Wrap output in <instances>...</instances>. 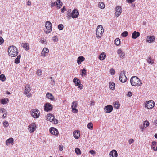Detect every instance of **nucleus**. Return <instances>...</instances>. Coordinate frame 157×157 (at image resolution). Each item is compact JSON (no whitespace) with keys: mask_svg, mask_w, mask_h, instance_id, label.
Masks as SVG:
<instances>
[{"mask_svg":"<svg viewBox=\"0 0 157 157\" xmlns=\"http://www.w3.org/2000/svg\"><path fill=\"white\" fill-rule=\"evenodd\" d=\"M52 24L49 21L46 22L45 26L46 27V30L45 31V33L48 34L50 33L52 31Z\"/></svg>","mask_w":157,"mask_h":157,"instance_id":"4","label":"nucleus"},{"mask_svg":"<svg viewBox=\"0 0 157 157\" xmlns=\"http://www.w3.org/2000/svg\"><path fill=\"white\" fill-rule=\"evenodd\" d=\"M122 52H123L121 48L118 49L117 51V53L119 55L121 54Z\"/></svg>","mask_w":157,"mask_h":157,"instance_id":"50","label":"nucleus"},{"mask_svg":"<svg viewBox=\"0 0 157 157\" xmlns=\"http://www.w3.org/2000/svg\"><path fill=\"white\" fill-rule=\"evenodd\" d=\"M134 140L132 139H130L128 141V142L129 144H131V143H133L134 142Z\"/></svg>","mask_w":157,"mask_h":157,"instance_id":"54","label":"nucleus"},{"mask_svg":"<svg viewBox=\"0 0 157 157\" xmlns=\"http://www.w3.org/2000/svg\"><path fill=\"white\" fill-rule=\"evenodd\" d=\"M155 103L152 100H150L145 104V107L148 109H151L154 106Z\"/></svg>","mask_w":157,"mask_h":157,"instance_id":"6","label":"nucleus"},{"mask_svg":"<svg viewBox=\"0 0 157 157\" xmlns=\"http://www.w3.org/2000/svg\"><path fill=\"white\" fill-rule=\"evenodd\" d=\"M0 80L3 82L4 81L6 80V77L3 74H2L0 75Z\"/></svg>","mask_w":157,"mask_h":157,"instance_id":"37","label":"nucleus"},{"mask_svg":"<svg viewBox=\"0 0 157 157\" xmlns=\"http://www.w3.org/2000/svg\"><path fill=\"white\" fill-rule=\"evenodd\" d=\"M149 122L147 121H146L144 122L143 126L144 127H145V128H146L149 126Z\"/></svg>","mask_w":157,"mask_h":157,"instance_id":"35","label":"nucleus"},{"mask_svg":"<svg viewBox=\"0 0 157 157\" xmlns=\"http://www.w3.org/2000/svg\"><path fill=\"white\" fill-rule=\"evenodd\" d=\"M115 44L117 46H118L120 44V41L118 38H117L115 40Z\"/></svg>","mask_w":157,"mask_h":157,"instance_id":"34","label":"nucleus"},{"mask_svg":"<svg viewBox=\"0 0 157 157\" xmlns=\"http://www.w3.org/2000/svg\"><path fill=\"white\" fill-rule=\"evenodd\" d=\"M89 152L92 155L94 154L95 153V152L93 150H90Z\"/></svg>","mask_w":157,"mask_h":157,"instance_id":"57","label":"nucleus"},{"mask_svg":"<svg viewBox=\"0 0 157 157\" xmlns=\"http://www.w3.org/2000/svg\"><path fill=\"white\" fill-rule=\"evenodd\" d=\"M157 144V143L155 141H154L152 142V145L151 147V148L154 151H156L157 150V147H156V148L155 147V146Z\"/></svg>","mask_w":157,"mask_h":157,"instance_id":"26","label":"nucleus"},{"mask_svg":"<svg viewBox=\"0 0 157 157\" xmlns=\"http://www.w3.org/2000/svg\"><path fill=\"white\" fill-rule=\"evenodd\" d=\"M56 5V2L54 3H51V7H53Z\"/></svg>","mask_w":157,"mask_h":157,"instance_id":"63","label":"nucleus"},{"mask_svg":"<svg viewBox=\"0 0 157 157\" xmlns=\"http://www.w3.org/2000/svg\"><path fill=\"white\" fill-rule=\"evenodd\" d=\"M72 11L71 9H68L67 13V16L66 17L69 20L71 18Z\"/></svg>","mask_w":157,"mask_h":157,"instance_id":"16","label":"nucleus"},{"mask_svg":"<svg viewBox=\"0 0 157 157\" xmlns=\"http://www.w3.org/2000/svg\"><path fill=\"white\" fill-rule=\"evenodd\" d=\"M36 125L35 123L32 124L31 125L29 126V130L31 133L33 132L36 130Z\"/></svg>","mask_w":157,"mask_h":157,"instance_id":"13","label":"nucleus"},{"mask_svg":"<svg viewBox=\"0 0 157 157\" xmlns=\"http://www.w3.org/2000/svg\"><path fill=\"white\" fill-rule=\"evenodd\" d=\"M40 42L41 43L43 44H46V39H41L40 40Z\"/></svg>","mask_w":157,"mask_h":157,"instance_id":"52","label":"nucleus"},{"mask_svg":"<svg viewBox=\"0 0 157 157\" xmlns=\"http://www.w3.org/2000/svg\"><path fill=\"white\" fill-rule=\"evenodd\" d=\"M79 15V13L78 11L75 9H74L72 11L71 17L73 18H77Z\"/></svg>","mask_w":157,"mask_h":157,"instance_id":"9","label":"nucleus"},{"mask_svg":"<svg viewBox=\"0 0 157 157\" xmlns=\"http://www.w3.org/2000/svg\"><path fill=\"white\" fill-rule=\"evenodd\" d=\"M114 105V107L115 108H116V109H118L119 108L120 105L118 102L116 101L115 102Z\"/></svg>","mask_w":157,"mask_h":157,"instance_id":"39","label":"nucleus"},{"mask_svg":"<svg viewBox=\"0 0 157 157\" xmlns=\"http://www.w3.org/2000/svg\"><path fill=\"white\" fill-rule=\"evenodd\" d=\"M53 40L54 42H56L58 41V38L56 36H54L53 37Z\"/></svg>","mask_w":157,"mask_h":157,"instance_id":"48","label":"nucleus"},{"mask_svg":"<svg viewBox=\"0 0 157 157\" xmlns=\"http://www.w3.org/2000/svg\"><path fill=\"white\" fill-rule=\"evenodd\" d=\"M74 137L76 139H78L80 136L79 131L78 130L76 131L73 132Z\"/></svg>","mask_w":157,"mask_h":157,"instance_id":"19","label":"nucleus"},{"mask_svg":"<svg viewBox=\"0 0 157 157\" xmlns=\"http://www.w3.org/2000/svg\"><path fill=\"white\" fill-rule=\"evenodd\" d=\"M72 105L71 106L72 108H75L77 107V101H74L72 103Z\"/></svg>","mask_w":157,"mask_h":157,"instance_id":"36","label":"nucleus"},{"mask_svg":"<svg viewBox=\"0 0 157 157\" xmlns=\"http://www.w3.org/2000/svg\"><path fill=\"white\" fill-rule=\"evenodd\" d=\"M125 53L124 52H123L120 55V56H119V57H120V58L121 59H122L125 56Z\"/></svg>","mask_w":157,"mask_h":157,"instance_id":"46","label":"nucleus"},{"mask_svg":"<svg viewBox=\"0 0 157 157\" xmlns=\"http://www.w3.org/2000/svg\"><path fill=\"white\" fill-rule=\"evenodd\" d=\"M25 94H26L30 91L31 89L29 85L28 84L26 85V86H25Z\"/></svg>","mask_w":157,"mask_h":157,"instance_id":"23","label":"nucleus"},{"mask_svg":"<svg viewBox=\"0 0 157 157\" xmlns=\"http://www.w3.org/2000/svg\"><path fill=\"white\" fill-rule=\"evenodd\" d=\"M72 112L74 113H76L78 112V110L77 109L75 108H72Z\"/></svg>","mask_w":157,"mask_h":157,"instance_id":"51","label":"nucleus"},{"mask_svg":"<svg viewBox=\"0 0 157 157\" xmlns=\"http://www.w3.org/2000/svg\"><path fill=\"white\" fill-rule=\"evenodd\" d=\"M49 52V50L46 48H44L42 50L41 52V56L43 57H45L46 56V54L48 53Z\"/></svg>","mask_w":157,"mask_h":157,"instance_id":"18","label":"nucleus"},{"mask_svg":"<svg viewBox=\"0 0 157 157\" xmlns=\"http://www.w3.org/2000/svg\"><path fill=\"white\" fill-rule=\"evenodd\" d=\"M109 86L111 90H113L115 86V84L114 82H112L109 84Z\"/></svg>","mask_w":157,"mask_h":157,"instance_id":"32","label":"nucleus"},{"mask_svg":"<svg viewBox=\"0 0 157 157\" xmlns=\"http://www.w3.org/2000/svg\"><path fill=\"white\" fill-rule=\"evenodd\" d=\"M109 155L110 157H117L118 153L116 150H113L110 152Z\"/></svg>","mask_w":157,"mask_h":157,"instance_id":"14","label":"nucleus"},{"mask_svg":"<svg viewBox=\"0 0 157 157\" xmlns=\"http://www.w3.org/2000/svg\"><path fill=\"white\" fill-rule=\"evenodd\" d=\"M47 119L50 121H52L54 119V116L52 114H50L48 115Z\"/></svg>","mask_w":157,"mask_h":157,"instance_id":"28","label":"nucleus"},{"mask_svg":"<svg viewBox=\"0 0 157 157\" xmlns=\"http://www.w3.org/2000/svg\"><path fill=\"white\" fill-rule=\"evenodd\" d=\"M155 40V37L154 36H148L147 38V41L149 43L153 42Z\"/></svg>","mask_w":157,"mask_h":157,"instance_id":"17","label":"nucleus"},{"mask_svg":"<svg viewBox=\"0 0 157 157\" xmlns=\"http://www.w3.org/2000/svg\"><path fill=\"white\" fill-rule=\"evenodd\" d=\"M56 5L59 9L62 6V2L60 0H57L56 2Z\"/></svg>","mask_w":157,"mask_h":157,"instance_id":"29","label":"nucleus"},{"mask_svg":"<svg viewBox=\"0 0 157 157\" xmlns=\"http://www.w3.org/2000/svg\"><path fill=\"white\" fill-rule=\"evenodd\" d=\"M27 5L28 6H30L31 5V2L29 0L27 3Z\"/></svg>","mask_w":157,"mask_h":157,"instance_id":"60","label":"nucleus"},{"mask_svg":"<svg viewBox=\"0 0 157 157\" xmlns=\"http://www.w3.org/2000/svg\"><path fill=\"white\" fill-rule=\"evenodd\" d=\"M113 108L111 105H108L105 106L104 109L105 112L106 113H110L113 110Z\"/></svg>","mask_w":157,"mask_h":157,"instance_id":"10","label":"nucleus"},{"mask_svg":"<svg viewBox=\"0 0 157 157\" xmlns=\"http://www.w3.org/2000/svg\"><path fill=\"white\" fill-rule=\"evenodd\" d=\"M81 71L82 74V75H84L85 76L86 74V70L85 69L83 68V69Z\"/></svg>","mask_w":157,"mask_h":157,"instance_id":"45","label":"nucleus"},{"mask_svg":"<svg viewBox=\"0 0 157 157\" xmlns=\"http://www.w3.org/2000/svg\"><path fill=\"white\" fill-rule=\"evenodd\" d=\"M50 132L53 135H57L58 134V130L54 127H51L49 129Z\"/></svg>","mask_w":157,"mask_h":157,"instance_id":"12","label":"nucleus"},{"mask_svg":"<svg viewBox=\"0 0 157 157\" xmlns=\"http://www.w3.org/2000/svg\"><path fill=\"white\" fill-rule=\"evenodd\" d=\"M131 85L133 86H140L142 84L141 81L136 76L132 77L130 79Z\"/></svg>","mask_w":157,"mask_h":157,"instance_id":"2","label":"nucleus"},{"mask_svg":"<svg viewBox=\"0 0 157 157\" xmlns=\"http://www.w3.org/2000/svg\"><path fill=\"white\" fill-rule=\"evenodd\" d=\"M127 95L129 97H131L132 96V92H128Z\"/></svg>","mask_w":157,"mask_h":157,"instance_id":"61","label":"nucleus"},{"mask_svg":"<svg viewBox=\"0 0 157 157\" xmlns=\"http://www.w3.org/2000/svg\"><path fill=\"white\" fill-rule=\"evenodd\" d=\"M85 60V58L83 56H80L78 58L77 63L79 65L83 61Z\"/></svg>","mask_w":157,"mask_h":157,"instance_id":"22","label":"nucleus"},{"mask_svg":"<svg viewBox=\"0 0 157 157\" xmlns=\"http://www.w3.org/2000/svg\"><path fill=\"white\" fill-rule=\"evenodd\" d=\"M46 96L48 99L51 100L53 101L54 100V97L53 95L50 93H47L46 94Z\"/></svg>","mask_w":157,"mask_h":157,"instance_id":"25","label":"nucleus"},{"mask_svg":"<svg viewBox=\"0 0 157 157\" xmlns=\"http://www.w3.org/2000/svg\"><path fill=\"white\" fill-rule=\"evenodd\" d=\"M106 57V55L105 53L104 52H102L100 55L99 57V59L100 60H103L105 59Z\"/></svg>","mask_w":157,"mask_h":157,"instance_id":"27","label":"nucleus"},{"mask_svg":"<svg viewBox=\"0 0 157 157\" xmlns=\"http://www.w3.org/2000/svg\"><path fill=\"white\" fill-rule=\"evenodd\" d=\"M13 141L14 140L13 138H9L6 141V144L7 145H9L10 144H13Z\"/></svg>","mask_w":157,"mask_h":157,"instance_id":"20","label":"nucleus"},{"mask_svg":"<svg viewBox=\"0 0 157 157\" xmlns=\"http://www.w3.org/2000/svg\"><path fill=\"white\" fill-rule=\"evenodd\" d=\"M144 128H145V127H144L143 126H141L140 129H141V131L142 132L143 131L144 129Z\"/></svg>","mask_w":157,"mask_h":157,"instance_id":"64","label":"nucleus"},{"mask_svg":"<svg viewBox=\"0 0 157 157\" xmlns=\"http://www.w3.org/2000/svg\"><path fill=\"white\" fill-rule=\"evenodd\" d=\"M87 128H88L90 130H92L93 129V124L91 122L87 124Z\"/></svg>","mask_w":157,"mask_h":157,"instance_id":"38","label":"nucleus"},{"mask_svg":"<svg viewBox=\"0 0 157 157\" xmlns=\"http://www.w3.org/2000/svg\"><path fill=\"white\" fill-rule=\"evenodd\" d=\"M8 52L9 56L15 57L18 54V52L16 47L14 46H10L8 49Z\"/></svg>","mask_w":157,"mask_h":157,"instance_id":"1","label":"nucleus"},{"mask_svg":"<svg viewBox=\"0 0 157 157\" xmlns=\"http://www.w3.org/2000/svg\"><path fill=\"white\" fill-rule=\"evenodd\" d=\"M58 28L59 30H62L63 28V25L61 24H59L58 25Z\"/></svg>","mask_w":157,"mask_h":157,"instance_id":"44","label":"nucleus"},{"mask_svg":"<svg viewBox=\"0 0 157 157\" xmlns=\"http://www.w3.org/2000/svg\"><path fill=\"white\" fill-rule=\"evenodd\" d=\"M3 125L4 127H7L9 126L8 122L7 121H4L3 122Z\"/></svg>","mask_w":157,"mask_h":157,"instance_id":"41","label":"nucleus"},{"mask_svg":"<svg viewBox=\"0 0 157 157\" xmlns=\"http://www.w3.org/2000/svg\"><path fill=\"white\" fill-rule=\"evenodd\" d=\"M147 62L149 63H151V64L153 63V62H152V60L151 57H149L148 58Z\"/></svg>","mask_w":157,"mask_h":157,"instance_id":"43","label":"nucleus"},{"mask_svg":"<svg viewBox=\"0 0 157 157\" xmlns=\"http://www.w3.org/2000/svg\"><path fill=\"white\" fill-rule=\"evenodd\" d=\"M32 116L35 118H37L40 115V112L37 109H33L31 111Z\"/></svg>","mask_w":157,"mask_h":157,"instance_id":"7","label":"nucleus"},{"mask_svg":"<svg viewBox=\"0 0 157 157\" xmlns=\"http://www.w3.org/2000/svg\"><path fill=\"white\" fill-rule=\"evenodd\" d=\"M21 55H18L15 60V63L16 64H18L20 63V59L21 58Z\"/></svg>","mask_w":157,"mask_h":157,"instance_id":"31","label":"nucleus"},{"mask_svg":"<svg viewBox=\"0 0 157 157\" xmlns=\"http://www.w3.org/2000/svg\"><path fill=\"white\" fill-rule=\"evenodd\" d=\"M78 86V87L80 89H82L83 88V85L82 84L81 85L80 84V85Z\"/></svg>","mask_w":157,"mask_h":157,"instance_id":"62","label":"nucleus"},{"mask_svg":"<svg viewBox=\"0 0 157 157\" xmlns=\"http://www.w3.org/2000/svg\"><path fill=\"white\" fill-rule=\"evenodd\" d=\"M140 36V33L138 32L134 31L132 34V37L134 39H136Z\"/></svg>","mask_w":157,"mask_h":157,"instance_id":"15","label":"nucleus"},{"mask_svg":"<svg viewBox=\"0 0 157 157\" xmlns=\"http://www.w3.org/2000/svg\"><path fill=\"white\" fill-rule=\"evenodd\" d=\"M63 149V146H59V149L61 151H62Z\"/></svg>","mask_w":157,"mask_h":157,"instance_id":"59","label":"nucleus"},{"mask_svg":"<svg viewBox=\"0 0 157 157\" xmlns=\"http://www.w3.org/2000/svg\"><path fill=\"white\" fill-rule=\"evenodd\" d=\"M128 34V32L126 31H125L124 32H123L121 34V36L123 37H126L127 36Z\"/></svg>","mask_w":157,"mask_h":157,"instance_id":"42","label":"nucleus"},{"mask_svg":"<svg viewBox=\"0 0 157 157\" xmlns=\"http://www.w3.org/2000/svg\"><path fill=\"white\" fill-rule=\"evenodd\" d=\"M5 111V109L4 108H1V109H0V112H2V113H3Z\"/></svg>","mask_w":157,"mask_h":157,"instance_id":"58","label":"nucleus"},{"mask_svg":"<svg viewBox=\"0 0 157 157\" xmlns=\"http://www.w3.org/2000/svg\"><path fill=\"white\" fill-rule=\"evenodd\" d=\"M1 103L3 104H6L8 101V99H2L0 100Z\"/></svg>","mask_w":157,"mask_h":157,"instance_id":"30","label":"nucleus"},{"mask_svg":"<svg viewBox=\"0 0 157 157\" xmlns=\"http://www.w3.org/2000/svg\"><path fill=\"white\" fill-rule=\"evenodd\" d=\"M99 7L101 9H104L105 8L104 4L103 2H100L99 4Z\"/></svg>","mask_w":157,"mask_h":157,"instance_id":"40","label":"nucleus"},{"mask_svg":"<svg viewBox=\"0 0 157 157\" xmlns=\"http://www.w3.org/2000/svg\"><path fill=\"white\" fill-rule=\"evenodd\" d=\"M116 10L115 15L117 17H118L122 13V8L120 6H117Z\"/></svg>","mask_w":157,"mask_h":157,"instance_id":"11","label":"nucleus"},{"mask_svg":"<svg viewBox=\"0 0 157 157\" xmlns=\"http://www.w3.org/2000/svg\"><path fill=\"white\" fill-rule=\"evenodd\" d=\"M75 152L77 154L79 155L81 153L80 150L78 148H76L75 149Z\"/></svg>","mask_w":157,"mask_h":157,"instance_id":"33","label":"nucleus"},{"mask_svg":"<svg viewBox=\"0 0 157 157\" xmlns=\"http://www.w3.org/2000/svg\"><path fill=\"white\" fill-rule=\"evenodd\" d=\"M135 0H126L128 3H132Z\"/></svg>","mask_w":157,"mask_h":157,"instance_id":"56","label":"nucleus"},{"mask_svg":"<svg viewBox=\"0 0 157 157\" xmlns=\"http://www.w3.org/2000/svg\"><path fill=\"white\" fill-rule=\"evenodd\" d=\"M73 82L75 83V86H78L80 85V81L77 78H75L73 80Z\"/></svg>","mask_w":157,"mask_h":157,"instance_id":"21","label":"nucleus"},{"mask_svg":"<svg viewBox=\"0 0 157 157\" xmlns=\"http://www.w3.org/2000/svg\"><path fill=\"white\" fill-rule=\"evenodd\" d=\"M104 32V29L103 26L101 25H98L96 29V34L98 38L99 39Z\"/></svg>","mask_w":157,"mask_h":157,"instance_id":"3","label":"nucleus"},{"mask_svg":"<svg viewBox=\"0 0 157 157\" xmlns=\"http://www.w3.org/2000/svg\"><path fill=\"white\" fill-rule=\"evenodd\" d=\"M110 72L111 75H114L115 73V70L112 68L110 69Z\"/></svg>","mask_w":157,"mask_h":157,"instance_id":"49","label":"nucleus"},{"mask_svg":"<svg viewBox=\"0 0 157 157\" xmlns=\"http://www.w3.org/2000/svg\"><path fill=\"white\" fill-rule=\"evenodd\" d=\"M52 107L49 103H46L44 105V109L46 111H50L52 110Z\"/></svg>","mask_w":157,"mask_h":157,"instance_id":"8","label":"nucleus"},{"mask_svg":"<svg viewBox=\"0 0 157 157\" xmlns=\"http://www.w3.org/2000/svg\"><path fill=\"white\" fill-rule=\"evenodd\" d=\"M21 46L26 50H28L29 49V44L28 43H22L21 44Z\"/></svg>","mask_w":157,"mask_h":157,"instance_id":"24","label":"nucleus"},{"mask_svg":"<svg viewBox=\"0 0 157 157\" xmlns=\"http://www.w3.org/2000/svg\"><path fill=\"white\" fill-rule=\"evenodd\" d=\"M119 80L122 83H124L127 81V78L125 75V71H121L120 74Z\"/></svg>","mask_w":157,"mask_h":157,"instance_id":"5","label":"nucleus"},{"mask_svg":"<svg viewBox=\"0 0 157 157\" xmlns=\"http://www.w3.org/2000/svg\"><path fill=\"white\" fill-rule=\"evenodd\" d=\"M3 39L1 37H0V45L2 44L3 43Z\"/></svg>","mask_w":157,"mask_h":157,"instance_id":"53","label":"nucleus"},{"mask_svg":"<svg viewBox=\"0 0 157 157\" xmlns=\"http://www.w3.org/2000/svg\"><path fill=\"white\" fill-rule=\"evenodd\" d=\"M37 74L38 76H40L42 74V71L40 70H38L37 71Z\"/></svg>","mask_w":157,"mask_h":157,"instance_id":"47","label":"nucleus"},{"mask_svg":"<svg viewBox=\"0 0 157 157\" xmlns=\"http://www.w3.org/2000/svg\"><path fill=\"white\" fill-rule=\"evenodd\" d=\"M61 12L64 13V11L66 10V9L65 6L63 7V8L61 9Z\"/></svg>","mask_w":157,"mask_h":157,"instance_id":"55","label":"nucleus"}]
</instances>
